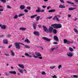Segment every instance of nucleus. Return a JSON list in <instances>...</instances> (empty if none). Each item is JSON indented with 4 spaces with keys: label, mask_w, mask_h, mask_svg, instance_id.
<instances>
[{
    "label": "nucleus",
    "mask_w": 78,
    "mask_h": 78,
    "mask_svg": "<svg viewBox=\"0 0 78 78\" xmlns=\"http://www.w3.org/2000/svg\"><path fill=\"white\" fill-rule=\"evenodd\" d=\"M14 44L16 48L17 49H20L21 47L19 45V44H21V45H24L23 44L19 42L15 43Z\"/></svg>",
    "instance_id": "1"
},
{
    "label": "nucleus",
    "mask_w": 78,
    "mask_h": 78,
    "mask_svg": "<svg viewBox=\"0 0 78 78\" xmlns=\"http://www.w3.org/2000/svg\"><path fill=\"white\" fill-rule=\"evenodd\" d=\"M67 55L68 57H72L73 56V53L71 52H68Z\"/></svg>",
    "instance_id": "2"
},
{
    "label": "nucleus",
    "mask_w": 78,
    "mask_h": 78,
    "mask_svg": "<svg viewBox=\"0 0 78 78\" xmlns=\"http://www.w3.org/2000/svg\"><path fill=\"white\" fill-rule=\"evenodd\" d=\"M63 41L64 44H70V41H68L66 39H64Z\"/></svg>",
    "instance_id": "3"
},
{
    "label": "nucleus",
    "mask_w": 78,
    "mask_h": 78,
    "mask_svg": "<svg viewBox=\"0 0 78 78\" xmlns=\"http://www.w3.org/2000/svg\"><path fill=\"white\" fill-rule=\"evenodd\" d=\"M42 27L44 31L46 32V33H48V29H47V28L46 26H45L44 25Z\"/></svg>",
    "instance_id": "4"
},
{
    "label": "nucleus",
    "mask_w": 78,
    "mask_h": 78,
    "mask_svg": "<svg viewBox=\"0 0 78 78\" xmlns=\"http://www.w3.org/2000/svg\"><path fill=\"white\" fill-rule=\"evenodd\" d=\"M0 27H1V28L2 30H5L6 28V27L5 25H2V24H0Z\"/></svg>",
    "instance_id": "5"
},
{
    "label": "nucleus",
    "mask_w": 78,
    "mask_h": 78,
    "mask_svg": "<svg viewBox=\"0 0 78 78\" xmlns=\"http://www.w3.org/2000/svg\"><path fill=\"white\" fill-rule=\"evenodd\" d=\"M42 38H43V39H44V40L46 41H48V42H50V41H51V39H49L47 37H42Z\"/></svg>",
    "instance_id": "6"
},
{
    "label": "nucleus",
    "mask_w": 78,
    "mask_h": 78,
    "mask_svg": "<svg viewBox=\"0 0 78 78\" xmlns=\"http://www.w3.org/2000/svg\"><path fill=\"white\" fill-rule=\"evenodd\" d=\"M33 27L34 30H36L37 27V24L35 23H34L33 24Z\"/></svg>",
    "instance_id": "7"
},
{
    "label": "nucleus",
    "mask_w": 78,
    "mask_h": 78,
    "mask_svg": "<svg viewBox=\"0 0 78 78\" xmlns=\"http://www.w3.org/2000/svg\"><path fill=\"white\" fill-rule=\"evenodd\" d=\"M54 39L55 40V41H57V42L59 41V40L58 39V38L57 36H54Z\"/></svg>",
    "instance_id": "8"
},
{
    "label": "nucleus",
    "mask_w": 78,
    "mask_h": 78,
    "mask_svg": "<svg viewBox=\"0 0 78 78\" xmlns=\"http://www.w3.org/2000/svg\"><path fill=\"white\" fill-rule=\"evenodd\" d=\"M3 42L4 43V44H8V41L7 39H5L3 40Z\"/></svg>",
    "instance_id": "9"
},
{
    "label": "nucleus",
    "mask_w": 78,
    "mask_h": 78,
    "mask_svg": "<svg viewBox=\"0 0 78 78\" xmlns=\"http://www.w3.org/2000/svg\"><path fill=\"white\" fill-rule=\"evenodd\" d=\"M62 27V26L61 24H57V28H57H60Z\"/></svg>",
    "instance_id": "10"
},
{
    "label": "nucleus",
    "mask_w": 78,
    "mask_h": 78,
    "mask_svg": "<svg viewBox=\"0 0 78 78\" xmlns=\"http://www.w3.org/2000/svg\"><path fill=\"white\" fill-rule=\"evenodd\" d=\"M34 34L36 36H39V32H38L37 31H34Z\"/></svg>",
    "instance_id": "11"
},
{
    "label": "nucleus",
    "mask_w": 78,
    "mask_h": 78,
    "mask_svg": "<svg viewBox=\"0 0 78 78\" xmlns=\"http://www.w3.org/2000/svg\"><path fill=\"white\" fill-rule=\"evenodd\" d=\"M53 27H50L49 28V33H51V32H52V31H53Z\"/></svg>",
    "instance_id": "12"
},
{
    "label": "nucleus",
    "mask_w": 78,
    "mask_h": 78,
    "mask_svg": "<svg viewBox=\"0 0 78 78\" xmlns=\"http://www.w3.org/2000/svg\"><path fill=\"white\" fill-rule=\"evenodd\" d=\"M20 8L21 9H24L25 8V7L24 5H21L20 6Z\"/></svg>",
    "instance_id": "13"
},
{
    "label": "nucleus",
    "mask_w": 78,
    "mask_h": 78,
    "mask_svg": "<svg viewBox=\"0 0 78 78\" xmlns=\"http://www.w3.org/2000/svg\"><path fill=\"white\" fill-rule=\"evenodd\" d=\"M9 73L10 74H14V75L16 74V71H10L9 72Z\"/></svg>",
    "instance_id": "14"
},
{
    "label": "nucleus",
    "mask_w": 78,
    "mask_h": 78,
    "mask_svg": "<svg viewBox=\"0 0 78 78\" xmlns=\"http://www.w3.org/2000/svg\"><path fill=\"white\" fill-rule=\"evenodd\" d=\"M35 54L37 56H42L40 53L37 52H36Z\"/></svg>",
    "instance_id": "15"
},
{
    "label": "nucleus",
    "mask_w": 78,
    "mask_h": 78,
    "mask_svg": "<svg viewBox=\"0 0 78 78\" xmlns=\"http://www.w3.org/2000/svg\"><path fill=\"white\" fill-rule=\"evenodd\" d=\"M18 66L22 68V69H24V66H23V65L22 64H19L18 65Z\"/></svg>",
    "instance_id": "16"
},
{
    "label": "nucleus",
    "mask_w": 78,
    "mask_h": 78,
    "mask_svg": "<svg viewBox=\"0 0 78 78\" xmlns=\"http://www.w3.org/2000/svg\"><path fill=\"white\" fill-rule=\"evenodd\" d=\"M52 27H53V28H55L56 29L57 27V24H52L51 25Z\"/></svg>",
    "instance_id": "17"
},
{
    "label": "nucleus",
    "mask_w": 78,
    "mask_h": 78,
    "mask_svg": "<svg viewBox=\"0 0 78 78\" xmlns=\"http://www.w3.org/2000/svg\"><path fill=\"white\" fill-rule=\"evenodd\" d=\"M59 8H66V6H64V5H62L60 4L59 5Z\"/></svg>",
    "instance_id": "18"
},
{
    "label": "nucleus",
    "mask_w": 78,
    "mask_h": 78,
    "mask_svg": "<svg viewBox=\"0 0 78 78\" xmlns=\"http://www.w3.org/2000/svg\"><path fill=\"white\" fill-rule=\"evenodd\" d=\"M56 11L55 9H51L48 11L49 12H55Z\"/></svg>",
    "instance_id": "19"
},
{
    "label": "nucleus",
    "mask_w": 78,
    "mask_h": 78,
    "mask_svg": "<svg viewBox=\"0 0 78 78\" xmlns=\"http://www.w3.org/2000/svg\"><path fill=\"white\" fill-rule=\"evenodd\" d=\"M24 42H26V43H27L28 44H30V40L28 39L25 40Z\"/></svg>",
    "instance_id": "20"
},
{
    "label": "nucleus",
    "mask_w": 78,
    "mask_h": 78,
    "mask_svg": "<svg viewBox=\"0 0 78 78\" xmlns=\"http://www.w3.org/2000/svg\"><path fill=\"white\" fill-rule=\"evenodd\" d=\"M18 71H19L20 72V73H23V70L20 69H18Z\"/></svg>",
    "instance_id": "21"
},
{
    "label": "nucleus",
    "mask_w": 78,
    "mask_h": 78,
    "mask_svg": "<svg viewBox=\"0 0 78 78\" xmlns=\"http://www.w3.org/2000/svg\"><path fill=\"white\" fill-rule=\"evenodd\" d=\"M25 55L26 56H28V57H29V58H32V56L28 54V53H25Z\"/></svg>",
    "instance_id": "22"
},
{
    "label": "nucleus",
    "mask_w": 78,
    "mask_h": 78,
    "mask_svg": "<svg viewBox=\"0 0 78 78\" xmlns=\"http://www.w3.org/2000/svg\"><path fill=\"white\" fill-rule=\"evenodd\" d=\"M10 52L11 53L12 56H15V54H14V51H10Z\"/></svg>",
    "instance_id": "23"
},
{
    "label": "nucleus",
    "mask_w": 78,
    "mask_h": 78,
    "mask_svg": "<svg viewBox=\"0 0 78 78\" xmlns=\"http://www.w3.org/2000/svg\"><path fill=\"white\" fill-rule=\"evenodd\" d=\"M20 30H23V31H25V30H26V29L25 27H23L20 28Z\"/></svg>",
    "instance_id": "24"
},
{
    "label": "nucleus",
    "mask_w": 78,
    "mask_h": 78,
    "mask_svg": "<svg viewBox=\"0 0 78 78\" xmlns=\"http://www.w3.org/2000/svg\"><path fill=\"white\" fill-rule=\"evenodd\" d=\"M76 9V8H70L69 9V11H71L72 10H73V9Z\"/></svg>",
    "instance_id": "25"
},
{
    "label": "nucleus",
    "mask_w": 78,
    "mask_h": 78,
    "mask_svg": "<svg viewBox=\"0 0 78 78\" xmlns=\"http://www.w3.org/2000/svg\"><path fill=\"white\" fill-rule=\"evenodd\" d=\"M69 49L70 51H71V52H72V51H73V48H72L71 47H69Z\"/></svg>",
    "instance_id": "26"
},
{
    "label": "nucleus",
    "mask_w": 78,
    "mask_h": 78,
    "mask_svg": "<svg viewBox=\"0 0 78 78\" xmlns=\"http://www.w3.org/2000/svg\"><path fill=\"white\" fill-rule=\"evenodd\" d=\"M37 16V15H33L32 16H30V18H31V19H33V18H34V17H35Z\"/></svg>",
    "instance_id": "27"
},
{
    "label": "nucleus",
    "mask_w": 78,
    "mask_h": 78,
    "mask_svg": "<svg viewBox=\"0 0 78 78\" xmlns=\"http://www.w3.org/2000/svg\"><path fill=\"white\" fill-rule=\"evenodd\" d=\"M24 48H30V47L27 45H25Z\"/></svg>",
    "instance_id": "28"
},
{
    "label": "nucleus",
    "mask_w": 78,
    "mask_h": 78,
    "mask_svg": "<svg viewBox=\"0 0 78 78\" xmlns=\"http://www.w3.org/2000/svg\"><path fill=\"white\" fill-rule=\"evenodd\" d=\"M53 33L54 34H56L57 33V30L55 29H54L53 31Z\"/></svg>",
    "instance_id": "29"
},
{
    "label": "nucleus",
    "mask_w": 78,
    "mask_h": 78,
    "mask_svg": "<svg viewBox=\"0 0 78 78\" xmlns=\"http://www.w3.org/2000/svg\"><path fill=\"white\" fill-rule=\"evenodd\" d=\"M40 16H38L37 17L36 19V21H38L40 19Z\"/></svg>",
    "instance_id": "30"
},
{
    "label": "nucleus",
    "mask_w": 78,
    "mask_h": 78,
    "mask_svg": "<svg viewBox=\"0 0 78 78\" xmlns=\"http://www.w3.org/2000/svg\"><path fill=\"white\" fill-rule=\"evenodd\" d=\"M74 30L75 32L76 33H77V34H78V31H77V30L76 29V28H74Z\"/></svg>",
    "instance_id": "31"
},
{
    "label": "nucleus",
    "mask_w": 78,
    "mask_h": 78,
    "mask_svg": "<svg viewBox=\"0 0 78 78\" xmlns=\"http://www.w3.org/2000/svg\"><path fill=\"white\" fill-rule=\"evenodd\" d=\"M56 67V66H51L50 67V69H55V67Z\"/></svg>",
    "instance_id": "32"
},
{
    "label": "nucleus",
    "mask_w": 78,
    "mask_h": 78,
    "mask_svg": "<svg viewBox=\"0 0 78 78\" xmlns=\"http://www.w3.org/2000/svg\"><path fill=\"white\" fill-rule=\"evenodd\" d=\"M61 67H62V65H58V69H61Z\"/></svg>",
    "instance_id": "33"
},
{
    "label": "nucleus",
    "mask_w": 78,
    "mask_h": 78,
    "mask_svg": "<svg viewBox=\"0 0 78 78\" xmlns=\"http://www.w3.org/2000/svg\"><path fill=\"white\" fill-rule=\"evenodd\" d=\"M58 16L57 15V16H54V18H53V20H56V19L57 18V17Z\"/></svg>",
    "instance_id": "34"
},
{
    "label": "nucleus",
    "mask_w": 78,
    "mask_h": 78,
    "mask_svg": "<svg viewBox=\"0 0 78 78\" xmlns=\"http://www.w3.org/2000/svg\"><path fill=\"white\" fill-rule=\"evenodd\" d=\"M0 0L1 2H2V3H6V0Z\"/></svg>",
    "instance_id": "35"
},
{
    "label": "nucleus",
    "mask_w": 78,
    "mask_h": 78,
    "mask_svg": "<svg viewBox=\"0 0 78 78\" xmlns=\"http://www.w3.org/2000/svg\"><path fill=\"white\" fill-rule=\"evenodd\" d=\"M67 3H69V4H72V5H74V3L72 2H70L67 1Z\"/></svg>",
    "instance_id": "36"
},
{
    "label": "nucleus",
    "mask_w": 78,
    "mask_h": 78,
    "mask_svg": "<svg viewBox=\"0 0 78 78\" xmlns=\"http://www.w3.org/2000/svg\"><path fill=\"white\" fill-rule=\"evenodd\" d=\"M18 18V16L17 15H15L14 17L13 18H14L15 19H17Z\"/></svg>",
    "instance_id": "37"
},
{
    "label": "nucleus",
    "mask_w": 78,
    "mask_h": 78,
    "mask_svg": "<svg viewBox=\"0 0 78 78\" xmlns=\"http://www.w3.org/2000/svg\"><path fill=\"white\" fill-rule=\"evenodd\" d=\"M24 14H20L19 15H18V17H20V16H23L24 15Z\"/></svg>",
    "instance_id": "38"
},
{
    "label": "nucleus",
    "mask_w": 78,
    "mask_h": 78,
    "mask_svg": "<svg viewBox=\"0 0 78 78\" xmlns=\"http://www.w3.org/2000/svg\"><path fill=\"white\" fill-rule=\"evenodd\" d=\"M7 8L8 9H11V7L9 5H6Z\"/></svg>",
    "instance_id": "39"
},
{
    "label": "nucleus",
    "mask_w": 78,
    "mask_h": 78,
    "mask_svg": "<svg viewBox=\"0 0 78 78\" xmlns=\"http://www.w3.org/2000/svg\"><path fill=\"white\" fill-rule=\"evenodd\" d=\"M60 1L61 3H64V0H60Z\"/></svg>",
    "instance_id": "40"
},
{
    "label": "nucleus",
    "mask_w": 78,
    "mask_h": 78,
    "mask_svg": "<svg viewBox=\"0 0 78 78\" xmlns=\"http://www.w3.org/2000/svg\"><path fill=\"white\" fill-rule=\"evenodd\" d=\"M51 18H52V16H51L48 17V18H47V19H51Z\"/></svg>",
    "instance_id": "41"
},
{
    "label": "nucleus",
    "mask_w": 78,
    "mask_h": 78,
    "mask_svg": "<svg viewBox=\"0 0 78 78\" xmlns=\"http://www.w3.org/2000/svg\"><path fill=\"white\" fill-rule=\"evenodd\" d=\"M41 74L42 75H46V73H45L44 72H42L41 73Z\"/></svg>",
    "instance_id": "42"
},
{
    "label": "nucleus",
    "mask_w": 78,
    "mask_h": 78,
    "mask_svg": "<svg viewBox=\"0 0 78 78\" xmlns=\"http://www.w3.org/2000/svg\"><path fill=\"white\" fill-rule=\"evenodd\" d=\"M5 75H6V76H8V75H10V74H9L6 73H5Z\"/></svg>",
    "instance_id": "43"
},
{
    "label": "nucleus",
    "mask_w": 78,
    "mask_h": 78,
    "mask_svg": "<svg viewBox=\"0 0 78 78\" xmlns=\"http://www.w3.org/2000/svg\"><path fill=\"white\" fill-rule=\"evenodd\" d=\"M26 8L27 9H29V10H30L31 9V7L30 6L27 7Z\"/></svg>",
    "instance_id": "44"
},
{
    "label": "nucleus",
    "mask_w": 78,
    "mask_h": 78,
    "mask_svg": "<svg viewBox=\"0 0 78 78\" xmlns=\"http://www.w3.org/2000/svg\"><path fill=\"white\" fill-rule=\"evenodd\" d=\"M52 77L53 78H57V77H56V76L55 75H54V76H52Z\"/></svg>",
    "instance_id": "45"
},
{
    "label": "nucleus",
    "mask_w": 78,
    "mask_h": 78,
    "mask_svg": "<svg viewBox=\"0 0 78 78\" xmlns=\"http://www.w3.org/2000/svg\"><path fill=\"white\" fill-rule=\"evenodd\" d=\"M73 77L74 78H78V76L76 75H73Z\"/></svg>",
    "instance_id": "46"
},
{
    "label": "nucleus",
    "mask_w": 78,
    "mask_h": 78,
    "mask_svg": "<svg viewBox=\"0 0 78 78\" xmlns=\"http://www.w3.org/2000/svg\"><path fill=\"white\" fill-rule=\"evenodd\" d=\"M37 9L38 10H39L40 11H41V9L39 7H37Z\"/></svg>",
    "instance_id": "47"
},
{
    "label": "nucleus",
    "mask_w": 78,
    "mask_h": 78,
    "mask_svg": "<svg viewBox=\"0 0 78 78\" xmlns=\"http://www.w3.org/2000/svg\"><path fill=\"white\" fill-rule=\"evenodd\" d=\"M24 11L25 12H28V10L27 9H25L24 10Z\"/></svg>",
    "instance_id": "48"
},
{
    "label": "nucleus",
    "mask_w": 78,
    "mask_h": 78,
    "mask_svg": "<svg viewBox=\"0 0 78 78\" xmlns=\"http://www.w3.org/2000/svg\"><path fill=\"white\" fill-rule=\"evenodd\" d=\"M40 11H40L39 10H36V12H40Z\"/></svg>",
    "instance_id": "49"
},
{
    "label": "nucleus",
    "mask_w": 78,
    "mask_h": 78,
    "mask_svg": "<svg viewBox=\"0 0 78 78\" xmlns=\"http://www.w3.org/2000/svg\"><path fill=\"white\" fill-rule=\"evenodd\" d=\"M55 48H52L51 49V51H53V50H55Z\"/></svg>",
    "instance_id": "50"
},
{
    "label": "nucleus",
    "mask_w": 78,
    "mask_h": 78,
    "mask_svg": "<svg viewBox=\"0 0 78 78\" xmlns=\"http://www.w3.org/2000/svg\"><path fill=\"white\" fill-rule=\"evenodd\" d=\"M44 11H45L44 9L41 10H40V12H44Z\"/></svg>",
    "instance_id": "51"
},
{
    "label": "nucleus",
    "mask_w": 78,
    "mask_h": 78,
    "mask_svg": "<svg viewBox=\"0 0 78 78\" xmlns=\"http://www.w3.org/2000/svg\"><path fill=\"white\" fill-rule=\"evenodd\" d=\"M38 58L40 59H42V57H38Z\"/></svg>",
    "instance_id": "52"
},
{
    "label": "nucleus",
    "mask_w": 78,
    "mask_h": 78,
    "mask_svg": "<svg viewBox=\"0 0 78 78\" xmlns=\"http://www.w3.org/2000/svg\"><path fill=\"white\" fill-rule=\"evenodd\" d=\"M7 36L8 37H11V35L10 34H8V35H7Z\"/></svg>",
    "instance_id": "53"
},
{
    "label": "nucleus",
    "mask_w": 78,
    "mask_h": 78,
    "mask_svg": "<svg viewBox=\"0 0 78 78\" xmlns=\"http://www.w3.org/2000/svg\"><path fill=\"white\" fill-rule=\"evenodd\" d=\"M50 8H51V6H48L47 7V9H50Z\"/></svg>",
    "instance_id": "54"
},
{
    "label": "nucleus",
    "mask_w": 78,
    "mask_h": 78,
    "mask_svg": "<svg viewBox=\"0 0 78 78\" xmlns=\"http://www.w3.org/2000/svg\"><path fill=\"white\" fill-rule=\"evenodd\" d=\"M5 37V36L3 35L0 36V37H1V38L2 37Z\"/></svg>",
    "instance_id": "55"
},
{
    "label": "nucleus",
    "mask_w": 78,
    "mask_h": 78,
    "mask_svg": "<svg viewBox=\"0 0 78 78\" xmlns=\"http://www.w3.org/2000/svg\"><path fill=\"white\" fill-rule=\"evenodd\" d=\"M56 20L57 21H59V20L58 18V16L57 17V18L56 19Z\"/></svg>",
    "instance_id": "56"
},
{
    "label": "nucleus",
    "mask_w": 78,
    "mask_h": 78,
    "mask_svg": "<svg viewBox=\"0 0 78 78\" xmlns=\"http://www.w3.org/2000/svg\"><path fill=\"white\" fill-rule=\"evenodd\" d=\"M11 47H12V45L11 44L9 46V48H11Z\"/></svg>",
    "instance_id": "57"
},
{
    "label": "nucleus",
    "mask_w": 78,
    "mask_h": 78,
    "mask_svg": "<svg viewBox=\"0 0 78 78\" xmlns=\"http://www.w3.org/2000/svg\"><path fill=\"white\" fill-rule=\"evenodd\" d=\"M5 56H9V54H5Z\"/></svg>",
    "instance_id": "58"
},
{
    "label": "nucleus",
    "mask_w": 78,
    "mask_h": 78,
    "mask_svg": "<svg viewBox=\"0 0 78 78\" xmlns=\"http://www.w3.org/2000/svg\"><path fill=\"white\" fill-rule=\"evenodd\" d=\"M78 20V18H75L74 21H76V20Z\"/></svg>",
    "instance_id": "59"
},
{
    "label": "nucleus",
    "mask_w": 78,
    "mask_h": 78,
    "mask_svg": "<svg viewBox=\"0 0 78 78\" xmlns=\"http://www.w3.org/2000/svg\"><path fill=\"white\" fill-rule=\"evenodd\" d=\"M23 70V71H25V72L26 73H27V70H26L24 69Z\"/></svg>",
    "instance_id": "60"
},
{
    "label": "nucleus",
    "mask_w": 78,
    "mask_h": 78,
    "mask_svg": "<svg viewBox=\"0 0 78 78\" xmlns=\"http://www.w3.org/2000/svg\"><path fill=\"white\" fill-rule=\"evenodd\" d=\"M3 11V9H0V11Z\"/></svg>",
    "instance_id": "61"
},
{
    "label": "nucleus",
    "mask_w": 78,
    "mask_h": 78,
    "mask_svg": "<svg viewBox=\"0 0 78 78\" xmlns=\"http://www.w3.org/2000/svg\"><path fill=\"white\" fill-rule=\"evenodd\" d=\"M38 27L39 28H41V25H38Z\"/></svg>",
    "instance_id": "62"
},
{
    "label": "nucleus",
    "mask_w": 78,
    "mask_h": 78,
    "mask_svg": "<svg viewBox=\"0 0 78 78\" xmlns=\"http://www.w3.org/2000/svg\"><path fill=\"white\" fill-rule=\"evenodd\" d=\"M34 58H38V57L36 56L35 55H34Z\"/></svg>",
    "instance_id": "63"
},
{
    "label": "nucleus",
    "mask_w": 78,
    "mask_h": 78,
    "mask_svg": "<svg viewBox=\"0 0 78 78\" xmlns=\"http://www.w3.org/2000/svg\"><path fill=\"white\" fill-rule=\"evenodd\" d=\"M42 7H43V8H46V6L43 5Z\"/></svg>",
    "instance_id": "64"
}]
</instances>
